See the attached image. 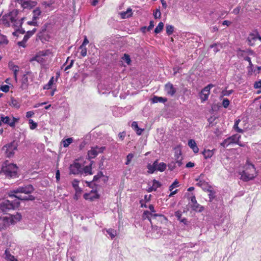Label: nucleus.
I'll list each match as a JSON object with an SVG mask.
<instances>
[{"label": "nucleus", "mask_w": 261, "mask_h": 261, "mask_svg": "<svg viewBox=\"0 0 261 261\" xmlns=\"http://www.w3.org/2000/svg\"><path fill=\"white\" fill-rule=\"evenodd\" d=\"M165 88L167 93L170 96H173L176 92V89L174 87L173 84L170 83H168L165 85Z\"/></svg>", "instance_id": "obj_19"}, {"label": "nucleus", "mask_w": 261, "mask_h": 261, "mask_svg": "<svg viewBox=\"0 0 261 261\" xmlns=\"http://www.w3.org/2000/svg\"><path fill=\"white\" fill-rule=\"evenodd\" d=\"M158 160L154 161L152 164H148L147 166V168L148 169V173L150 174L153 173L155 170H156Z\"/></svg>", "instance_id": "obj_25"}, {"label": "nucleus", "mask_w": 261, "mask_h": 261, "mask_svg": "<svg viewBox=\"0 0 261 261\" xmlns=\"http://www.w3.org/2000/svg\"><path fill=\"white\" fill-rule=\"evenodd\" d=\"M37 4V2L29 0L27 2L23 3V4L21 5V7L23 9H31L33 7H35Z\"/></svg>", "instance_id": "obj_21"}, {"label": "nucleus", "mask_w": 261, "mask_h": 261, "mask_svg": "<svg viewBox=\"0 0 261 261\" xmlns=\"http://www.w3.org/2000/svg\"><path fill=\"white\" fill-rule=\"evenodd\" d=\"M190 198L191 200V207L194 211L201 212L203 210V207L200 206V204L198 203L194 195L192 194Z\"/></svg>", "instance_id": "obj_15"}, {"label": "nucleus", "mask_w": 261, "mask_h": 261, "mask_svg": "<svg viewBox=\"0 0 261 261\" xmlns=\"http://www.w3.org/2000/svg\"><path fill=\"white\" fill-rule=\"evenodd\" d=\"M33 16L32 18L34 20H37L39 19L40 16L41 14V11L39 7H37L33 10L32 12Z\"/></svg>", "instance_id": "obj_24"}, {"label": "nucleus", "mask_w": 261, "mask_h": 261, "mask_svg": "<svg viewBox=\"0 0 261 261\" xmlns=\"http://www.w3.org/2000/svg\"><path fill=\"white\" fill-rule=\"evenodd\" d=\"M89 43V41L86 37H85L83 42L82 45L80 46V48H82L84 46L85 47V45H87Z\"/></svg>", "instance_id": "obj_62"}, {"label": "nucleus", "mask_w": 261, "mask_h": 261, "mask_svg": "<svg viewBox=\"0 0 261 261\" xmlns=\"http://www.w3.org/2000/svg\"><path fill=\"white\" fill-rule=\"evenodd\" d=\"M210 47L213 48V50L215 53H217L222 48V45L221 44H214L211 45Z\"/></svg>", "instance_id": "obj_34"}, {"label": "nucleus", "mask_w": 261, "mask_h": 261, "mask_svg": "<svg viewBox=\"0 0 261 261\" xmlns=\"http://www.w3.org/2000/svg\"><path fill=\"white\" fill-rule=\"evenodd\" d=\"M19 119L13 117V119L11 120L8 116H5L4 115H1V120L2 122L8 124L11 127H14L15 123L18 121Z\"/></svg>", "instance_id": "obj_12"}, {"label": "nucleus", "mask_w": 261, "mask_h": 261, "mask_svg": "<svg viewBox=\"0 0 261 261\" xmlns=\"http://www.w3.org/2000/svg\"><path fill=\"white\" fill-rule=\"evenodd\" d=\"M175 161H172L168 164L169 169L173 171L177 167H180L182 165V158L181 156L180 151L179 152H176L175 154Z\"/></svg>", "instance_id": "obj_6"}, {"label": "nucleus", "mask_w": 261, "mask_h": 261, "mask_svg": "<svg viewBox=\"0 0 261 261\" xmlns=\"http://www.w3.org/2000/svg\"><path fill=\"white\" fill-rule=\"evenodd\" d=\"M19 205L18 201L12 202L8 200H5L0 203V213H7L9 211L17 207Z\"/></svg>", "instance_id": "obj_5"}, {"label": "nucleus", "mask_w": 261, "mask_h": 261, "mask_svg": "<svg viewBox=\"0 0 261 261\" xmlns=\"http://www.w3.org/2000/svg\"><path fill=\"white\" fill-rule=\"evenodd\" d=\"M73 63H74V60H71L69 64L67 66H66V67L64 69V70L67 71V70L70 69L72 67Z\"/></svg>", "instance_id": "obj_60"}, {"label": "nucleus", "mask_w": 261, "mask_h": 261, "mask_svg": "<svg viewBox=\"0 0 261 261\" xmlns=\"http://www.w3.org/2000/svg\"><path fill=\"white\" fill-rule=\"evenodd\" d=\"M240 121H241L240 119L237 120L234 122L233 128L238 133H243V130L240 128L238 126L239 123L240 122Z\"/></svg>", "instance_id": "obj_37"}, {"label": "nucleus", "mask_w": 261, "mask_h": 261, "mask_svg": "<svg viewBox=\"0 0 261 261\" xmlns=\"http://www.w3.org/2000/svg\"><path fill=\"white\" fill-rule=\"evenodd\" d=\"M8 40L6 37L2 36L0 38V45H6L8 43Z\"/></svg>", "instance_id": "obj_41"}, {"label": "nucleus", "mask_w": 261, "mask_h": 261, "mask_svg": "<svg viewBox=\"0 0 261 261\" xmlns=\"http://www.w3.org/2000/svg\"><path fill=\"white\" fill-rule=\"evenodd\" d=\"M254 87L255 89H258L261 88V80L255 82L254 84Z\"/></svg>", "instance_id": "obj_58"}, {"label": "nucleus", "mask_w": 261, "mask_h": 261, "mask_svg": "<svg viewBox=\"0 0 261 261\" xmlns=\"http://www.w3.org/2000/svg\"><path fill=\"white\" fill-rule=\"evenodd\" d=\"M174 27L170 24H166V33L168 35H171L174 31Z\"/></svg>", "instance_id": "obj_35"}, {"label": "nucleus", "mask_w": 261, "mask_h": 261, "mask_svg": "<svg viewBox=\"0 0 261 261\" xmlns=\"http://www.w3.org/2000/svg\"><path fill=\"white\" fill-rule=\"evenodd\" d=\"M179 186V182L177 179L175 180L174 181L169 187V190L172 191L174 188L178 187Z\"/></svg>", "instance_id": "obj_44"}, {"label": "nucleus", "mask_w": 261, "mask_h": 261, "mask_svg": "<svg viewBox=\"0 0 261 261\" xmlns=\"http://www.w3.org/2000/svg\"><path fill=\"white\" fill-rule=\"evenodd\" d=\"M25 33V31L23 29H18L13 33V35L14 36H18L19 34H24Z\"/></svg>", "instance_id": "obj_47"}, {"label": "nucleus", "mask_w": 261, "mask_h": 261, "mask_svg": "<svg viewBox=\"0 0 261 261\" xmlns=\"http://www.w3.org/2000/svg\"><path fill=\"white\" fill-rule=\"evenodd\" d=\"M120 14L121 16V18L123 19L128 18L132 16L133 14L132 9L130 8H127L126 11L121 12Z\"/></svg>", "instance_id": "obj_26"}, {"label": "nucleus", "mask_w": 261, "mask_h": 261, "mask_svg": "<svg viewBox=\"0 0 261 261\" xmlns=\"http://www.w3.org/2000/svg\"><path fill=\"white\" fill-rule=\"evenodd\" d=\"M18 10H13L8 14L5 15L3 17V23L7 26H15L19 27L21 26L24 17L21 18L19 20L18 18Z\"/></svg>", "instance_id": "obj_2"}, {"label": "nucleus", "mask_w": 261, "mask_h": 261, "mask_svg": "<svg viewBox=\"0 0 261 261\" xmlns=\"http://www.w3.org/2000/svg\"><path fill=\"white\" fill-rule=\"evenodd\" d=\"M150 216L153 217H156L157 216L163 217V215L162 214H152L151 213H150L149 211H145L144 212V213L143 214L142 218L143 219H147L149 221H150Z\"/></svg>", "instance_id": "obj_22"}, {"label": "nucleus", "mask_w": 261, "mask_h": 261, "mask_svg": "<svg viewBox=\"0 0 261 261\" xmlns=\"http://www.w3.org/2000/svg\"><path fill=\"white\" fill-rule=\"evenodd\" d=\"M107 233L110 236L111 238L113 239L117 235V231L116 230L109 228L106 230Z\"/></svg>", "instance_id": "obj_32"}, {"label": "nucleus", "mask_w": 261, "mask_h": 261, "mask_svg": "<svg viewBox=\"0 0 261 261\" xmlns=\"http://www.w3.org/2000/svg\"><path fill=\"white\" fill-rule=\"evenodd\" d=\"M99 197V195L96 192H94L93 191H91L89 193H85L84 195V198L86 200H88L90 201H93L95 199H97Z\"/></svg>", "instance_id": "obj_18"}, {"label": "nucleus", "mask_w": 261, "mask_h": 261, "mask_svg": "<svg viewBox=\"0 0 261 261\" xmlns=\"http://www.w3.org/2000/svg\"><path fill=\"white\" fill-rule=\"evenodd\" d=\"M81 49V54L83 57H85L87 55V49L84 46L82 48H80Z\"/></svg>", "instance_id": "obj_56"}, {"label": "nucleus", "mask_w": 261, "mask_h": 261, "mask_svg": "<svg viewBox=\"0 0 261 261\" xmlns=\"http://www.w3.org/2000/svg\"><path fill=\"white\" fill-rule=\"evenodd\" d=\"M229 100L227 98H224L222 102V105L225 108H227L229 105Z\"/></svg>", "instance_id": "obj_53"}, {"label": "nucleus", "mask_w": 261, "mask_h": 261, "mask_svg": "<svg viewBox=\"0 0 261 261\" xmlns=\"http://www.w3.org/2000/svg\"><path fill=\"white\" fill-rule=\"evenodd\" d=\"M123 60L126 62L127 65H129L131 62L130 57L128 55L125 54L124 56L122 57Z\"/></svg>", "instance_id": "obj_46"}, {"label": "nucleus", "mask_w": 261, "mask_h": 261, "mask_svg": "<svg viewBox=\"0 0 261 261\" xmlns=\"http://www.w3.org/2000/svg\"><path fill=\"white\" fill-rule=\"evenodd\" d=\"M231 144H232V142L230 141L229 138H227L221 143V146L225 148Z\"/></svg>", "instance_id": "obj_39"}, {"label": "nucleus", "mask_w": 261, "mask_h": 261, "mask_svg": "<svg viewBox=\"0 0 261 261\" xmlns=\"http://www.w3.org/2000/svg\"><path fill=\"white\" fill-rule=\"evenodd\" d=\"M164 23L162 22H160L154 30V32L156 34H158L161 32L164 28Z\"/></svg>", "instance_id": "obj_38"}, {"label": "nucleus", "mask_w": 261, "mask_h": 261, "mask_svg": "<svg viewBox=\"0 0 261 261\" xmlns=\"http://www.w3.org/2000/svg\"><path fill=\"white\" fill-rule=\"evenodd\" d=\"M202 154L205 159L211 158L214 154V151L210 149H204L202 152Z\"/></svg>", "instance_id": "obj_28"}, {"label": "nucleus", "mask_w": 261, "mask_h": 261, "mask_svg": "<svg viewBox=\"0 0 261 261\" xmlns=\"http://www.w3.org/2000/svg\"><path fill=\"white\" fill-rule=\"evenodd\" d=\"M34 189L31 185H26L23 187H19L16 190L13 191L15 194L24 193L27 195L22 196L21 195H13V196L15 197L18 200H33L35 197L31 195H29L33 192Z\"/></svg>", "instance_id": "obj_3"}, {"label": "nucleus", "mask_w": 261, "mask_h": 261, "mask_svg": "<svg viewBox=\"0 0 261 261\" xmlns=\"http://www.w3.org/2000/svg\"><path fill=\"white\" fill-rule=\"evenodd\" d=\"M214 87L213 84H209L204 87L200 93V97L202 102L208 99V96L210 93L211 88Z\"/></svg>", "instance_id": "obj_9"}, {"label": "nucleus", "mask_w": 261, "mask_h": 261, "mask_svg": "<svg viewBox=\"0 0 261 261\" xmlns=\"http://www.w3.org/2000/svg\"><path fill=\"white\" fill-rule=\"evenodd\" d=\"M5 254L8 260L10 261H17V259L15 258L14 256L8 253L7 250L5 251Z\"/></svg>", "instance_id": "obj_43"}, {"label": "nucleus", "mask_w": 261, "mask_h": 261, "mask_svg": "<svg viewBox=\"0 0 261 261\" xmlns=\"http://www.w3.org/2000/svg\"><path fill=\"white\" fill-rule=\"evenodd\" d=\"M27 24L30 25H33V26H38V23L37 20H34V19L32 18V20L31 21H29L27 22Z\"/></svg>", "instance_id": "obj_51"}, {"label": "nucleus", "mask_w": 261, "mask_h": 261, "mask_svg": "<svg viewBox=\"0 0 261 261\" xmlns=\"http://www.w3.org/2000/svg\"><path fill=\"white\" fill-rule=\"evenodd\" d=\"M181 212L180 211H177L175 213V216L177 218L179 221L181 219Z\"/></svg>", "instance_id": "obj_63"}, {"label": "nucleus", "mask_w": 261, "mask_h": 261, "mask_svg": "<svg viewBox=\"0 0 261 261\" xmlns=\"http://www.w3.org/2000/svg\"><path fill=\"white\" fill-rule=\"evenodd\" d=\"M14 221L13 222L14 223L16 221H18L21 219V215L20 214L17 213L16 215L14 216V218H12Z\"/></svg>", "instance_id": "obj_54"}, {"label": "nucleus", "mask_w": 261, "mask_h": 261, "mask_svg": "<svg viewBox=\"0 0 261 261\" xmlns=\"http://www.w3.org/2000/svg\"><path fill=\"white\" fill-rule=\"evenodd\" d=\"M244 60L245 61H247L248 62V63H249V67L250 68H252L253 65V64H252V63L251 62V58L249 57H246L244 58Z\"/></svg>", "instance_id": "obj_57"}, {"label": "nucleus", "mask_w": 261, "mask_h": 261, "mask_svg": "<svg viewBox=\"0 0 261 261\" xmlns=\"http://www.w3.org/2000/svg\"><path fill=\"white\" fill-rule=\"evenodd\" d=\"M152 100L153 103H157V102L164 103V102L167 101V98H163L162 97H158V96H154L152 98Z\"/></svg>", "instance_id": "obj_30"}, {"label": "nucleus", "mask_w": 261, "mask_h": 261, "mask_svg": "<svg viewBox=\"0 0 261 261\" xmlns=\"http://www.w3.org/2000/svg\"><path fill=\"white\" fill-rule=\"evenodd\" d=\"M203 175L201 174L198 178L196 179V180L198 181L196 185L201 187L204 191H206L208 188V187H211L210 185L207 184V182H205L203 180L200 179L201 177L203 176Z\"/></svg>", "instance_id": "obj_17"}, {"label": "nucleus", "mask_w": 261, "mask_h": 261, "mask_svg": "<svg viewBox=\"0 0 261 261\" xmlns=\"http://www.w3.org/2000/svg\"><path fill=\"white\" fill-rule=\"evenodd\" d=\"M228 138L232 144H236L239 143V140L241 138V136L238 134H235Z\"/></svg>", "instance_id": "obj_29"}, {"label": "nucleus", "mask_w": 261, "mask_h": 261, "mask_svg": "<svg viewBox=\"0 0 261 261\" xmlns=\"http://www.w3.org/2000/svg\"><path fill=\"white\" fill-rule=\"evenodd\" d=\"M56 178L57 182L60 179V172L59 170H57L56 173Z\"/></svg>", "instance_id": "obj_64"}, {"label": "nucleus", "mask_w": 261, "mask_h": 261, "mask_svg": "<svg viewBox=\"0 0 261 261\" xmlns=\"http://www.w3.org/2000/svg\"><path fill=\"white\" fill-rule=\"evenodd\" d=\"M54 77H52L49 81V82H48V83L45 85L43 88L44 89H49L51 88L52 85H53V83H54Z\"/></svg>", "instance_id": "obj_42"}, {"label": "nucleus", "mask_w": 261, "mask_h": 261, "mask_svg": "<svg viewBox=\"0 0 261 261\" xmlns=\"http://www.w3.org/2000/svg\"><path fill=\"white\" fill-rule=\"evenodd\" d=\"M152 230L151 235L153 238H158L162 234L161 227L156 226H152Z\"/></svg>", "instance_id": "obj_20"}, {"label": "nucleus", "mask_w": 261, "mask_h": 261, "mask_svg": "<svg viewBox=\"0 0 261 261\" xmlns=\"http://www.w3.org/2000/svg\"><path fill=\"white\" fill-rule=\"evenodd\" d=\"M212 187H208L207 188L206 192H208V196L210 199V201H212L215 197V192L212 189Z\"/></svg>", "instance_id": "obj_31"}, {"label": "nucleus", "mask_w": 261, "mask_h": 261, "mask_svg": "<svg viewBox=\"0 0 261 261\" xmlns=\"http://www.w3.org/2000/svg\"><path fill=\"white\" fill-rule=\"evenodd\" d=\"M70 173L73 174H79L83 173L82 165L77 162H74L70 165Z\"/></svg>", "instance_id": "obj_13"}, {"label": "nucleus", "mask_w": 261, "mask_h": 261, "mask_svg": "<svg viewBox=\"0 0 261 261\" xmlns=\"http://www.w3.org/2000/svg\"><path fill=\"white\" fill-rule=\"evenodd\" d=\"M47 55L46 51H40L35 57L32 58L30 61L32 62L33 61H36L39 63L43 64L45 62L44 57Z\"/></svg>", "instance_id": "obj_11"}, {"label": "nucleus", "mask_w": 261, "mask_h": 261, "mask_svg": "<svg viewBox=\"0 0 261 261\" xmlns=\"http://www.w3.org/2000/svg\"><path fill=\"white\" fill-rule=\"evenodd\" d=\"M152 185L154 188H156V189L160 187L161 186V184L159 181H157L155 179H154L153 180V185Z\"/></svg>", "instance_id": "obj_55"}, {"label": "nucleus", "mask_w": 261, "mask_h": 261, "mask_svg": "<svg viewBox=\"0 0 261 261\" xmlns=\"http://www.w3.org/2000/svg\"><path fill=\"white\" fill-rule=\"evenodd\" d=\"M188 146L191 149H192L194 153H197L199 151V148L197 147L196 143L194 140L190 139L188 143Z\"/></svg>", "instance_id": "obj_23"}, {"label": "nucleus", "mask_w": 261, "mask_h": 261, "mask_svg": "<svg viewBox=\"0 0 261 261\" xmlns=\"http://www.w3.org/2000/svg\"><path fill=\"white\" fill-rule=\"evenodd\" d=\"M259 40L261 41V36L256 32L250 33L247 38L248 44L250 45H253L254 44L255 42Z\"/></svg>", "instance_id": "obj_16"}, {"label": "nucleus", "mask_w": 261, "mask_h": 261, "mask_svg": "<svg viewBox=\"0 0 261 261\" xmlns=\"http://www.w3.org/2000/svg\"><path fill=\"white\" fill-rule=\"evenodd\" d=\"M36 31V29L34 28L32 31H29L26 33V34L24 36L23 40L21 41H19L17 43L18 46L25 47V43L28 39L33 35Z\"/></svg>", "instance_id": "obj_14"}, {"label": "nucleus", "mask_w": 261, "mask_h": 261, "mask_svg": "<svg viewBox=\"0 0 261 261\" xmlns=\"http://www.w3.org/2000/svg\"><path fill=\"white\" fill-rule=\"evenodd\" d=\"M78 185L79 181L76 179H74L72 182V186L76 190H77V189L79 188Z\"/></svg>", "instance_id": "obj_61"}, {"label": "nucleus", "mask_w": 261, "mask_h": 261, "mask_svg": "<svg viewBox=\"0 0 261 261\" xmlns=\"http://www.w3.org/2000/svg\"><path fill=\"white\" fill-rule=\"evenodd\" d=\"M166 164L163 162L160 163H158L156 170L159 171L160 172H163L166 169Z\"/></svg>", "instance_id": "obj_33"}, {"label": "nucleus", "mask_w": 261, "mask_h": 261, "mask_svg": "<svg viewBox=\"0 0 261 261\" xmlns=\"http://www.w3.org/2000/svg\"><path fill=\"white\" fill-rule=\"evenodd\" d=\"M83 172L85 173L86 175L87 174H92V168L91 165L86 166L83 168Z\"/></svg>", "instance_id": "obj_36"}, {"label": "nucleus", "mask_w": 261, "mask_h": 261, "mask_svg": "<svg viewBox=\"0 0 261 261\" xmlns=\"http://www.w3.org/2000/svg\"><path fill=\"white\" fill-rule=\"evenodd\" d=\"M10 87L8 85H3L1 87L0 89L4 92H8L9 91Z\"/></svg>", "instance_id": "obj_50"}, {"label": "nucleus", "mask_w": 261, "mask_h": 261, "mask_svg": "<svg viewBox=\"0 0 261 261\" xmlns=\"http://www.w3.org/2000/svg\"><path fill=\"white\" fill-rule=\"evenodd\" d=\"M134 157V154L133 153H129L126 156V162H125L126 165H128L131 162L132 159Z\"/></svg>", "instance_id": "obj_48"}, {"label": "nucleus", "mask_w": 261, "mask_h": 261, "mask_svg": "<svg viewBox=\"0 0 261 261\" xmlns=\"http://www.w3.org/2000/svg\"><path fill=\"white\" fill-rule=\"evenodd\" d=\"M29 123L30 124V128L31 129H34L37 126V123L35 122L32 119H29Z\"/></svg>", "instance_id": "obj_45"}, {"label": "nucleus", "mask_w": 261, "mask_h": 261, "mask_svg": "<svg viewBox=\"0 0 261 261\" xmlns=\"http://www.w3.org/2000/svg\"><path fill=\"white\" fill-rule=\"evenodd\" d=\"M161 13L159 9H156L153 13L154 18L157 19L161 17Z\"/></svg>", "instance_id": "obj_52"}, {"label": "nucleus", "mask_w": 261, "mask_h": 261, "mask_svg": "<svg viewBox=\"0 0 261 261\" xmlns=\"http://www.w3.org/2000/svg\"><path fill=\"white\" fill-rule=\"evenodd\" d=\"M18 167L16 164L6 161L2 164L1 173L6 178H15L18 177Z\"/></svg>", "instance_id": "obj_1"}, {"label": "nucleus", "mask_w": 261, "mask_h": 261, "mask_svg": "<svg viewBox=\"0 0 261 261\" xmlns=\"http://www.w3.org/2000/svg\"><path fill=\"white\" fill-rule=\"evenodd\" d=\"M9 67L10 69L13 71V72H18L19 71V67L17 65L9 64Z\"/></svg>", "instance_id": "obj_49"}, {"label": "nucleus", "mask_w": 261, "mask_h": 261, "mask_svg": "<svg viewBox=\"0 0 261 261\" xmlns=\"http://www.w3.org/2000/svg\"><path fill=\"white\" fill-rule=\"evenodd\" d=\"M63 146L64 147H67L72 142L73 139L72 138H68L63 141Z\"/></svg>", "instance_id": "obj_40"}, {"label": "nucleus", "mask_w": 261, "mask_h": 261, "mask_svg": "<svg viewBox=\"0 0 261 261\" xmlns=\"http://www.w3.org/2000/svg\"><path fill=\"white\" fill-rule=\"evenodd\" d=\"M105 148V147H99L98 146L92 147L88 151V159L95 158L99 153L103 152Z\"/></svg>", "instance_id": "obj_7"}, {"label": "nucleus", "mask_w": 261, "mask_h": 261, "mask_svg": "<svg viewBox=\"0 0 261 261\" xmlns=\"http://www.w3.org/2000/svg\"><path fill=\"white\" fill-rule=\"evenodd\" d=\"M103 176L102 173L101 172H99L96 175H95L93 177V180L96 181L100 177Z\"/></svg>", "instance_id": "obj_59"}, {"label": "nucleus", "mask_w": 261, "mask_h": 261, "mask_svg": "<svg viewBox=\"0 0 261 261\" xmlns=\"http://www.w3.org/2000/svg\"><path fill=\"white\" fill-rule=\"evenodd\" d=\"M132 127L134 129L138 135H141L144 130L138 127V124L136 121H134L132 123Z\"/></svg>", "instance_id": "obj_27"}, {"label": "nucleus", "mask_w": 261, "mask_h": 261, "mask_svg": "<svg viewBox=\"0 0 261 261\" xmlns=\"http://www.w3.org/2000/svg\"><path fill=\"white\" fill-rule=\"evenodd\" d=\"M14 221L11 218L7 217H0V230L6 229Z\"/></svg>", "instance_id": "obj_10"}, {"label": "nucleus", "mask_w": 261, "mask_h": 261, "mask_svg": "<svg viewBox=\"0 0 261 261\" xmlns=\"http://www.w3.org/2000/svg\"><path fill=\"white\" fill-rule=\"evenodd\" d=\"M256 174V170L254 165L248 164L241 174V178L244 181H248L254 178Z\"/></svg>", "instance_id": "obj_4"}, {"label": "nucleus", "mask_w": 261, "mask_h": 261, "mask_svg": "<svg viewBox=\"0 0 261 261\" xmlns=\"http://www.w3.org/2000/svg\"><path fill=\"white\" fill-rule=\"evenodd\" d=\"M6 148V154L8 158L12 157L15 153V151L17 150V146L14 142H12L7 144L4 147V148Z\"/></svg>", "instance_id": "obj_8"}]
</instances>
